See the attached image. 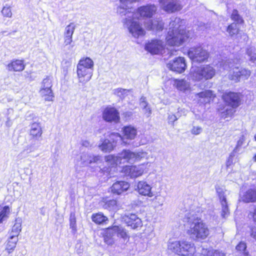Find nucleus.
<instances>
[{
	"instance_id": "nucleus-1",
	"label": "nucleus",
	"mask_w": 256,
	"mask_h": 256,
	"mask_svg": "<svg viewBox=\"0 0 256 256\" xmlns=\"http://www.w3.org/2000/svg\"><path fill=\"white\" fill-rule=\"evenodd\" d=\"M185 22L179 18H174L170 22L169 28L166 40L170 46H180L190 37L189 32L184 29Z\"/></svg>"
},
{
	"instance_id": "nucleus-2",
	"label": "nucleus",
	"mask_w": 256,
	"mask_h": 256,
	"mask_svg": "<svg viewBox=\"0 0 256 256\" xmlns=\"http://www.w3.org/2000/svg\"><path fill=\"white\" fill-rule=\"evenodd\" d=\"M188 225V234L194 238L204 240L210 234L208 226L198 218H189Z\"/></svg>"
},
{
	"instance_id": "nucleus-3",
	"label": "nucleus",
	"mask_w": 256,
	"mask_h": 256,
	"mask_svg": "<svg viewBox=\"0 0 256 256\" xmlns=\"http://www.w3.org/2000/svg\"><path fill=\"white\" fill-rule=\"evenodd\" d=\"M240 62V60L238 56L234 57V58H229L226 60H222L219 64L220 72L224 70L230 72L228 74V78L230 80L238 82L241 78L240 74V68L236 66Z\"/></svg>"
},
{
	"instance_id": "nucleus-4",
	"label": "nucleus",
	"mask_w": 256,
	"mask_h": 256,
	"mask_svg": "<svg viewBox=\"0 0 256 256\" xmlns=\"http://www.w3.org/2000/svg\"><path fill=\"white\" fill-rule=\"evenodd\" d=\"M215 74V69L210 65L192 66L189 74V78L194 81L208 80L212 79Z\"/></svg>"
},
{
	"instance_id": "nucleus-5",
	"label": "nucleus",
	"mask_w": 256,
	"mask_h": 256,
	"mask_svg": "<svg viewBox=\"0 0 256 256\" xmlns=\"http://www.w3.org/2000/svg\"><path fill=\"white\" fill-rule=\"evenodd\" d=\"M168 248L182 256H190L195 252L194 244L186 241H175L168 244Z\"/></svg>"
},
{
	"instance_id": "nucleus-6",
	"label": "nucleus",
	"mask_w": 256,
	"mask_h": 256,
	"mask_svg": "<svg viewBox=\"0 0 256 256\" xmlns=\"http://www.w3.org/2000/svg\"><path fill=\"white\" fill-rule=\"evenodd\" d=\"M126 16L127 17L123 19L122 22L130 34L135 38L144 36L145 30L142 27V24L136 20L137 19L134 18L132 15L126 14Z\"/></svg>"
},
{
	"instance_id": "nucleus-7",
	"label": "nucleus",
	"mask_w": 256,
	"mask_h": 256,
	"mask_svg": "<svg viewBox=\"0 0 256 256\" xmlns=\"http://www.w3.org/2000/svg\"><path fill=\"white\" fill-rule=\"evenodd\" d=\"M222 98L224 102L232 108L229 110L226 109V112H223L222 116L226 118L234 114V108H236L240 105V96L238 93L230 92H225L222 95Z\"/></svg>"
},
{
	"instance_id": "nucleus-8",
	"label": "nucleus",
	"mask_w": 256,
	"mask_h": 256,
	"mask_svg": "<svg viewBox=\"0 0 256 256\" xmlns=\"http://www.w3.org/2000/svg\"><path fill=\"white\" fill-rule=\"evenodd\" d=\"M157 6L154 4H148L139 7L136 12H130L129 14L134 18L139 20L140 18H152L157 11Z\"/></svg>"
},
{
	"instance_id": "nucleus-9",
	"label": "nucleus",
	"mask_w": 256,
	"mask_h": 256,
	"mask_svg": "<svg viewBox=\"0 0 256 256\" xmlns=\"http://www.w3.org/2000/svg\"><path fill=\"white\" fill-rule=\"evenodd\" d=\"M150 166V162L137 166H127L123 168L122 171L126 175L131 178H136L142 176L146 169H148Z\"/></svg>"
},
{
	"instance_id": "nucleus-10",
	"label": "nucleus",
	"mask_w": 256,
	"mask_h": 256,
	"mask_svg": "<svg viewBox=\"0 0 256 256\" xmlns=\"http://www.w3.org/2000/svg\"><path fill=\"white\" fill-rule=\"evenodd\" d=\"M188 57L194 62H202L208 60L209 54L202 47L192 48L188 51Z\"/></svg>"
},
{
	"instance_id": "nucleus-11",
	"label": "nucleus",
	"mask_w": 256,
	"mask_h": 256,
	"mask_svg": "<svg viewBox=\"0 0 256 256\" xmlns=\"http://www.w3.org/2000/svg\"><path fill=\"white\" fill-rule=\"evenodd\" d=\"M186 66L185 59L182 57L176 58L167 64L168 68L179 74L184 72Z\"/></svg>"
},
{
	"instance_id": "nucleus-12",
	"label": "nucleus",
	"mask_w": 256,
	"mask_h": 256,
	"mask_svg": "<svg viewBox=\"0 0 256 256\" xmlns=\"http://www.w3.org/2000/svg\"><path fill=\"white\" fill-rule=\"evenodd\" d=\"M164 46V42L161 40H153L147 43L145 49L153 54H160Z\"/></svg>"
},
{
	"instance_id": "nucleus-13",
	"label": "nucleus",
	"mask_w": 256,
	"mask_h": 256,
	"mask_svg": "<svg viewBox=\"0 0 256 256\" xmlns=\"http://www.w3.org/2000/svg\"><path fill=\"white\" fill-rule=\"evenodd\" d=\"M134 155L133 152L130 150H123L120 153L118 154V156L109 155L108 160L120 161V164L128 162H132Z\"/></svg>"
},
{
	"instance_id": "nucleus-14",
	"label": "nucleus",
	"mask_w": 256,
	"mask_h": 256,
	"mask_svg": "<svg viewBox=\"0 0 256 256\" xmlns=\"http://www.w3.org/2000/svg\"><path fill=\"white\" fill-rule=\"evenodd\" d=\"M140 0H120V4L117 8V12L121 16H126L132 12L133 3L140 2Z\"/></svg>"
},
{
	"instance_id": "nucleus-15",
	"label": "nucleus",
	"mask_w": 256,
	"mask_h": 256,
	"mask_svg": "<svg viewBox=\"0 0 256 256\" xmlns=\"http://www.w3.org/2000/svg\"><path fill=\"white\" fill-rule=\"evenodd\" d=\"M216 192L218 194L220 201L222 206V216L225 218L229 214V210L228 205V202L225 194V192L220 188H216Z\"/></svg>"
},
{
	"instance_id": "nucleus-16",
	"label": "nucleus",
	"mask_w": 256,
	"mask_h": 256,
	"mask_svg": "<svg viewBox=\"0 0 256 256\" xmlns=\"http://www.w3.org/2000/svg\"><path fill=\"white\" fill-rule=\"evenodd\" d=\"M76 73L78 82L85 84L92 78L93 70L77 66Z\"/></svg>"
},
{
	"instance_id": "nucleus-17",
	"label": "nucleus",
	"mask_w": 256,
	"mask_h": 256,
	"mask_svg": "<svg viewBox=\"0 0 256 256\" xmlns=\"http://www.w3.org/2000/svg\"><path fill=\"white\" fill-rule=\"evenodd\" d=\"M152 187L146 181H139L136 185V190L140 195L152 198L154 196L152 191Z\"/></svg>"
},
{
	"instance_id": "nucleus-18",
	"label": "nucleus",
	"mask_w": 256,
	"mask_h": 256,
	"mask_svg": "<svg viewBox=\"0 0 256 256\" xmlns=\"http://www.w3.org/2000/svg\"><path fill=\"white\" fill-rule=\"evenodd\" d=\"M102 116L104 119L107 122H117L120 119L118 110L114 108H106L104 111Z\"/></svg>"
},
{
	"instance_id": "nucleus-19",
	"label": "nucleus",
	"mask_w": 256,
	"mask_h": 256,
	"mask_svg": "<svg viewBox=\"0 0 256 256\" xmlns=\"http://www.w3.org/2000/svg\"><path fill=\"white\" fill-rule=\"evenodd\" d=\"M130 187L128 182L124 181H118L111 186V192L114 194H121L126 192Z\"/></svg>"
},
{
	"instance_id": "nucleus-20",
	"label": "nucleus",
	"mask_w": 256,
	"mask_h": 256,
	"mask_svg": "<svg viewBox=\"0 0 256 256\" xmlns=\"http://www.w3.org/2000/svg\"><path fill=\"white\" fill-rule=\"evenodd\" d=\"M160 6L164 10L168 13L179 11L182 8V6L177 0H172Z\"/></svg>"
},
{
	"instance_id": "nucleus-21",
	"label": "nucleus",
	"mask_w": 256,
	"mask_h": 256,
	"mask_svg": "<svg viewBox=\"0 0 256 256\" xmlns=\"http://www.w3.org/2000/svg\"><path fill=\"white\" fill-rule=\"evenodd\" d=\"M124 220L128 226H130L132 229H137L142 226V222L140 218L134 214H130L127 216Z\"/></svg>"
},
{
	"instance_id": "nucleus-22",
	"label": "nucleus",
	"mask_w": 256,
	"mask_h": 256,
	"mask_svg": "<svg viewBox=\"0 0 256 256\" xmlns=\"http://www.w3.org/2000/svg\"><path fill=\"white\" fill-rule=\"evenodd\" d=\"M196 97L199 102L206 104L213 100L215 95L212 90H208L197 94Z\"/></svg>"
},
{
	"instance_id": "nucleus-23",
	"label": "nucleus",
	"mask_w": 256,
	"mask_h": 256,
	"mask_svg": "<svg viewBox=\"0 0 256 256\" xmlns=\"http://www.w3.org/2000/svg\"><path fill=\"white\" fill-rule=\"evenodd\" d=\"M146 28L148 30L154 31L162 30L164 28V23L160 18L152 20L144 24Z\"/></svg>"
},
{
	"instance_id": "nucleus-24",
	"label": "nucleus",
	"mask_w": 256,
	"mask_h": 256,
	"mask_svg": "<svg viewBox=\"0 0 256 256\" xmlns=\"http://www.w3.org/2000/svg\"><path fill=\"white\" fill-rule=\"evenodd\" d=\"M108 234H114V236H116L122 238L124 241L128 240L129 237L125 230L120 226H114L112 228H108Z\"/></svg>"
},
{
	"instance_id": "nucleus-25",
	"label": "nucleus",
	"mask_w": 256,
	"mask_h": 256,
	"mask_svg": "<svg viewBox=\"0 0 256 256\" xmlns=\"http://www.w3.org/2000/svg\"><path fill=\"white\" fill-rule=\"evenodd\" d=\"M242 200L245 202H256V190L250 188L241 196Z\"/></svg>"
},
{
	"instance_id": "nucleus-26",
	"label": "nucleus",
	"mask_w": 256,
	"mask_h": 256,
	"mask_svg": "<svg viewBox=\"0 0 256 256\" xmlns=\"http://www.w3.org/2000/svg\"><path fill=\"white\" fill-rule=\"evenodd\" d=\"M24 66L23 60H16L10 63L7 68L9 71L20 72L24 70Z\"/></svg>"
},
{
	"instance_id": "nucleus-27",
	"label": "nucleus",
	"mask_w": 256,
	"mask_h": 256,
	"mask_svg": "<svg viewBox=\"0 0 256 256\" xmlns=\"http://www.w3.org/2000/svg\"><path fill=\"white\" fill-rule=\"evenodd\" d=\"M174 85L178 90L184 92H188L190 90V82L184 79L176 80Z\"/></svg>"
},
{
	"instance_id": "nucleus-28",
	"label": "nucleus",
	"mask_w": 256,
	"mask_h": 256,
	"mask_svg": "<svg viewBox=\"0 0 256 256\" xmlns=\"http://www.w3.org/2000/svg\"><path fill=\"white\" fill-rule=\"evenodd\" d=\"M42 133V129L40 123L34 122L31 124L30 134L32 137L38 139Z\"/></svg>"
},
{
	"instance_id": "nucleus-29",
	"label": "nucleus",
	"mask_w": 256,
	"mask_h": 256,
	"mask_svg": "<svg viewBox=\"0 0 256 256\" xmlns=\"http://www.w3.org/2000/svg\"><path fill=\"white\" fill-rule=\"evenodd\" d=\"M77 66L84 67L85 68L93 70L94 62L93 60L88 57L83 58L79 60Z\"/></svg>"
},
{
	"instance_id": "nucleus-30",
	"label": "nucleus",
	"mask_w": 256,
	"mask_h": 256,
	"mask_svg": "<svg viewBox=\"0 0 256 256\" xmlns=\"http://www.w3.org/2000/svg\"><path fill=\"white\" fill-rule=\"evenodd\" d=\"M40 96L46 101H52L54 97L52 88H40L39 90Z\"/></svg>"
},
{
	"instance_id": "nucleus-31",
	"label": "nucleus",
	"mask_w": 256,
	"mask_h": 256,
	"mask_svg": "<svg viewBox=\"0 0 256 256\" xmlns=\"http://www.w3.org/2000/svg\"><path fill=\"white\" fill-rule=\"evenodd\" d=\"M123 131L124 134V138L129 140L134 139L137 134L136 129L134 126H125L124 128Z\"/></svg>"
},
{
	"instance_id": "nucleus-32",
	"label": "nucleus",
	"mask_w": 256,
	"mask_h": 256,
	"mask_svg": "<svg viewBox=\"0 0 256 256\" xmlns=\"http://www.w3.org/2000/svg\"><path fill=\"white\" fill-rule=\"evenodd\" d=\"M18 242V238L17 236H10L6 241V250L8 253L10 254L13 252L15 248L16 244Z\"/></svg>"
},
{
	"instance_id": "nucleus-33",
	"label": "nucleus",
	"mask_w": 256,
	"mask_h": 256,
	"mask_svg": "<svg viewBox=\"0 0 256 256\" xmlns=\"http://www.w3.org/2000/svg\"><path fill=\"white\" fill-rule=\"evenodd\" d=\"M100 160L98 156H92L88 154H84L81 156V160L84 165L86 166L93 162H96Z\"/></svg>"
},
{
	"instance_id": "nucleus-34",
	"label": "nucleus",
	"mask_w": 256,
	"mask_h": 256,
	"mask_svg": "<svg viewBox=\"0 0 256 256\" xmlns=\"http://www.w3.org/2000/svg\"><path fill=\"white\" fill-rule=\"evenodd\" d=\"M99 147L104 152H110L114 149L115 146L110 140L106 139L102 141V144L99 146Z\"/></svg>"
},
{
	"instance_id": "nucleus-35",
	"label": "nucleus",
	"mask_w": 256,
	"mask_h": 256,
	"mask_svg": "<svg viewBox=\"0 0 256 256\" xmlns=\"http://www.w3.org/2000/svg\"><path fill=\"white\" fill-rule=\"evenodd\" d=\"M22 222L20 219H16V222L13 226L10 233V236H18L22 230Z\"/></svg>"
},
{
	"instance_id": "nucleus-36",
	"label": "nucleus",
	"mask_w": 256,
	"mask_h": 256,
	"mask_svg": "<svg viewBox=\"0 0 256 256\" xmlns=\"http://www.w3.org/2000/svg\"><path fill=\"white\" fill-rule=\"evenodd\" d=\"M10 210L8 206H4L0 209V224L7 220L8 218Z\"/></svg>"
},
{
	"instance_id": "nucleus-37",
	"label": "nucleus",
	"mask_w": 256,
	"mask_h": 256,
	"mask_svg": "<svg viewBox=\"0 0 256 256\" xmlns=\"http://www.w3.org/2000/svg\"><path fill=\"white\" fill-rule=\"evenodd\" d=\"M92 218V221L97 224H102L108 220V218L101 212L93 214Z\"/></svg>"
},
{
	"instance_id": "nucleus-38",
	"label": "nucleus",
	"mask_w": 256,
	"mask_h": 256,
	"mask_svg": "<svg viewBox=\"0 0 256 256\" xmlns=\"http://www.w3.org/2000/svg\"><path fill=\"white\" fill-rule=\"evenodd\" d=\"M134 156H133V162H138L142 159H148V152L143 151H138L133 152Z\"/></svg>"
},
{
	"instance_id": "nucleus-39",
	"label": "nucleus",
	"mask_w": 256,
	"mask_h": 256,
	"mask_svg": "<svg viewBox=\"0 0 256 256\" xmlns=\"http://www.w3.org/2000/svg\"><path fill=\"white\" fill-rule=\"evenodd\" d=\"M118 204L116 200H110L106 201L103 205V208L108 210H115L118 209Z\"/></svg>"
},
{
	"instance_id": "nucleus-40",
	"label": "nucleus",
	"mask_w": 256,
	"mask_h": 256,
	"mask_svg": "<svg viewBox=\"0 0 256 256\" xmlns=\"http://www.w3.org/2000/svg\"><path fill=\"white\" fill-rule=\"evenodd\" d=\"M130 92V90L123 89L122 88H118L113 90L114 94L120 98H124Z\"/></svg>"
},
{
	"instance_id": "nucleus-41",
	"label": "nucleus",
	"mask_w": 256,
	"mask_h": 256,
	"mask_svg": "<svg viewBox=\"0 0 256 256\" xmlns=\"http://www.w3.org/2000/svg\"><path fill=\"white\" fill-rule=\"evenodd\" d=\"M226 31L231 37H234L238 33L239 28L237 24L234 22L228 26Z\"/></svg>"
},
{
	"instance_id": "nucleus-42",
	"label": "nucleus",
	"mask_w": 256,
	"mask_h": 256,
	"mask_svg": "<svg viewBox=\"0 0 256 256\" xmlns=\"http://www.w3.org/2000/svg\"><path fill=\"white\" fill-rule=\"evenodd\" d=\"M109 138V140L114 144L115 146L117 143L124 142V138H122L118 133H112L110 135Z\"/></svg>"
},
{
	"instance_id": "nucleus-43",
	"label": "nucleus",
	"mask_w": 256,
	"mask_h": 256,
	"mask_svg": "<svg viewBox=\"0 0 256 256\" xmlns=\"http://www.w3.org/2000/svg\"><path fill=\"white\" fill-rule=\"evenodd\" d=\"M246 53L249 56L250 60L256 64V50L254 47H250L247 49Z\"/></svg>"
},
{
	"instance_id": "nucleus-44",
	"label": "nucleus",
	"mask_w": 256,
	"mask_h": 256,
	"mask_svg": "<svg viewBox=\"0 0 256 256\" xmlns=\"http://www.w3.org/2000/svg\"><path fill=\"white\" fill-rule=\"evenodd\" d=\"M166 198L160 194V192H156L154 198L152 199V202L158 206H162L165 201Z\"/></svg>"
},
{
	"instance_id": "nucleus-45",
	"label": "nucleus",
	"mask_w": 256,
	"mask_h": 256,
	"mask_svg": "<svg viewBox=\"0 0 256 256\" xmlns=\"http://www.w3.org/2000/svg\"><path fill=\"white\" fill-rule=\"evenodd\" d=\"M52 77L48 76L44 78L40 88H52Z\"/></svg>"
},
{
	"instance_id": "nucleus-46",
	"label": "nucleus",
	"mask_w": 256,
	"mask_h": 256,
	"mask_svg": "<svg viewBox=\"0 0 256 256\" xmlns=\"http://www.w3.org/2000/svg\"><path fill=\"white\" fill-rule=\"evenodd\" d=\"M246 132H242L241 133V134H240V138L239 140H238L237 142V144H236V145L234 150V151L236 152H237L239 151L240 150V147L242 146V145L243 144L244 142L246 140Z\"/></svg>"
},
{
	"instance_id": "nucleus-47",
	"label": "nucleus",
	"mask_w": 256,
	"mask_h": 256,
	"mask_svg": "<svg viewBox=\"0 0 256 256\" xmlns=\"http://www.w3.org/2000/svg\"><path fill=\"white\" fill-rule=\"evenodd\" d=\"M76 29V24L74 22H70L64 29V35L72 36Z\"/></svg>"
},
{
	"instance_id": "nucleus-48",
	"label": "nucleus",
	"mask_w": 256,
	"mask_h": 256,
	"mask_svg": "<svg viewBox=\"0 0 256 256\" xmlns=\"http://www.w3.org/2000/svg\"><path fill=\"white\" fill-rule=\"evenodd\" d=\"M231 18L236 22L238 24H242L244 22V20L242 16L239 14L238 11L236 10H232Z\"/></svg>"
},
{
	"instance_id": "nucleus-49",
	"label": "nucleus",
	"mask_w": 256,
	"mask_h": 256,
	"mask_svg": "<svg viewBox=\"0 0 256 256\" xmlns=\"http://www.w3.org/2000/svg\"><path fill=\"white\" fill-rule=\"evenodd\" d=\"M72 36L64 35V46H69L68 49L70 50L74 47L72 44Z\"/></svg>"
},
{
	"instance_id": "nucleus-50",
	"label": "nucleus",
	"mask_w": 256,
	"mask_h": 256,
	"mask_svg": "<svg viewBox=\"0 0 256 256\" xmlns=\"http://www.w3.org/2000/svg\"><path fill=\"white\" fill-rule=\"evenodd\" d=\"M114 234H108V229L106 232V234L104 237V242L108 244L112 245L114 243Z\"/></svg>"
},
{
	"instance_id": "nucleus-51",
	"label": "nucleus",
	"mask_w": 256,
	"mask_h": 256,
	"mask_svg": "<svg viewBox=\"0 0 256 256\" xmlns=\"http://www.w3.org/2000/svg\"><path fill=\"white\" fill-rule=\"evenodd\" d=\"M206 256H225V254L218 250L211 249L208 250Z\"/></svg>"
},
{
	"instance_id": "nucleus-52",
	"label": "nucleus",
	"mask_w": 256,
	"mask_h": 256,
	"mask_svg": "<svg viewBox=\"0 0 256 256\" xmlns=\"http://www.w3.org/2000/svg\"><path fill=\"white\" fill-rule=\"evenodd\" d=\"M2 13L4 17L11 18L12 16V12L10 6H4L2 9Z\"/></svg>"
},
{
	"instance_id": "nucleus-53",
	"label": "nucleus",
	"mask_w": 256,
	"mask_h": 256,
	"mask_svg": "<svg viewBox=\"0 0 256 256\" xmlns=\"http://www.w3.org/2000/svg\"><path fill=\"white\" fill-rule=\"evenodd\" d=\"M250 71L248 69L240 68V75L241 78L248 79L250 75Z\"/></svg>"
},
{
	"instance_id": "nucleus-54",
	"label": "nucleus",
	"mask_w": 256,
	"mask_h": 256,
	"mask_svg": "<svg viewBox=\"0 0 256 256\" xmlns=\"http://www.w3.org/2000/svg\"><path fill=\"white\" fill-rule=\"evenodd\" d=\"M36 149V148L34 144H28L25 147L24 150L19 154V156L24 152H26V154L32 152L34 151Z\"/></svg>"
},
{
	"instance_id": "nucleus-55",
	"label": "nucleus",
	"mask_w": 256,
	"mask_h": 256,
	"mask_svg": "<svg viewBox=\"0 0 256 256\" xmlns=\"http://www.w3.org/2000/svg\"><path fill=\"white\" fill-rule=\"evenodd\" d=\"M71 62L68 60H64L62 62V68L66 73H67L68 68L71 66Z\"/></svg>"
},
{
	"instance_id": "nucleus-56",
	"label": "nucleus",
	"mask_w": 256,
	"mask_h": 256,
	"mask_svg": "<svg viewBox=\"0 0 256 256\" xmlns=\"http://www.w3.org/2000/svg\"><path fill=\"white\" fill-rule=\"evenodd\" d=\"M202 132V128L199 126H194L191 130V132L194 134H199Z\"/></svg>"
},
{
	"instance_id": "nucleus-57",
	"label": "nucleus",
	"mask_w": 256,
	"mask_h": 256,
	"mask_svg": "<svg viewBox=\"0 0 256 256\" xmlns=\"http://www.w3.org/2000/svg\"><path fill=\"white\" fill-rule=\"evenodd\" d=\"M108 156H109L106 157V160L108 164V165H110V166H112V167H114L115 166H117L119 164H120V161H119V160H118V162L117 160L113 161L112 160H108Z\"/></svg>"
},
{
	"instance_id": "nucleus-58",
	"label": "nucleus",
	"mask_w": 256,
	"mask_h": 256,
	"mask_svg": "<svg viewBox=\"0 0 256 256\" xmlns=\"http://www.w3.org/2000/svg\"><path fill=\"white\" fill-rule=\"evenodd\" d=\"M70 226L73 230H76V220L74 216L70 215Z\"/></svg>"
},
{
	"instance_id": "nucleus-59",
	"label": "nucleus",
	"mask_w": 256,
	"mask_h": 256,
	"mask_svg": "<svg viewBox=\"0 0 256 256\" xmlns=\"http://www.w3.org/2000/svg\"><path fill=\"white\" fill-rule=\"evenodd\" d=\"M246 244L244 242H240L236 246V249L240 252H244L246 250Z\"/></svg>"
},
{
	"instance_id": "nucleus-60",
	"label": "nucleus",
	"mask_w": 256,
	"mask_h": 256,
	"mask_svg": "<svg viewBox=\"0 0 256 256\" xmlns=\"http://www.w3.org/2000/svg\"><path fill=\"white\" fill-rule=\"evenodd\" d=\"M140 106L142 109H146L148 106V104L146 100V98L142 97L140 99Z\"/></svg>"
},
{
	"instance_id": "nucleus-61",
	"label": "nucleus",
	"mask_w": 256,
	"mask_h": 256,
	"mask_svg": "<svg viewBox=\"0 0 256 256\" xmlns=\"http://www.w3.org/2000/svg\"><path fill=\"white\" fill-rule=\"evenodd\" d=\"M178 120V118L174 114H170L168 117V120L169 123H173L174 122Z\"/></svg>"
},
{
	"instance_id": "nucleus-62",
	"label": "nucleus",
	"mask_w": 256,
	"mask_h": 256,
	"mask_svg": "<svg viewBox=\"0 0 256 256\" xmlns=\"http://www.w3.org/2000/svg\"><path fill=\"white\" fill-rule=\"evenodd\" d=\"M200 30H208L210 28V26L208 24H205L200 23L199 26Z\"/></svg>"
},
{
	"instance_id": "nucleus-63",
	"label": "nucleus",
	"mask_w": 256,
	"mask_h": 256,
	"mask_svg": "<svg viewBox=\"0 0 256 256\" xmlns=\"http://www.w3.org/2000/svg\"><path fill=\"white\" fill-rule=\"evenodd\" d=\"M233 164V158L232 156H230L226 162V166L227 168L230 167Z\"/></svg>"
},
{
	"instance_id": "nucleus-64",
	"label": "nucleus",
	"mask_w": 256,
	"mask_h": 256,
	"mask_svg": "<svg viewBox=\"0 0 256 256\" xmlns=\"http://www.w3.org/2000/svg\"><path fill=\"white\" fill-rule=\"evenodd\" d=\"M143 110L144 114H146L148 117L150 115L152 112L149 107L147 106L146 109H143Z\"/></svg>"
}]
</instances>
